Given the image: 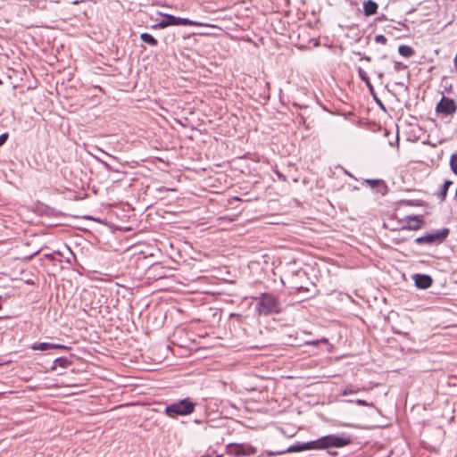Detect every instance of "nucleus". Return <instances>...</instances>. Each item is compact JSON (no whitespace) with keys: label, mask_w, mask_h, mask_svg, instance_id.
<instances>
[{"label":"nucleus","mask_w":457,"mask_h":457,"mask_svg":"<svg viewBox=\"0 0 457 457\" xmlns=\"http://www.w3.org/2000/svg\"><path fill=\"white\" fill-rule=\"evenodd\" d=\"M353 441V436L347 432L328 434L316 440L292 445L285 449V453L307 450H327L328 454L335 456L337 453L331 451V448H343L351 445Z\"/></svg>","instance_id":"f257e3e1"},{"label":"nucleus","mask_w":457,"mask_h":457,"mask_svg":"<svg viewBox=\"0 0 457 457\" xmlns=\"http://www.w3.org/2000/svg\"><path fill=\"white\" fill-rule=\"evenodd\" d=\"M255 300L257 301L255 311L261 316L278 314L282 312L278 296L271 293H262Z\"/></svg>","instance_id":"f03ea898"},{"label":"nucleus","mask_w":457,"mask_h":457,"mask_svg":"<svg viewBox=\"0 0 457 457\" xmlns=\"http://www.w3.org/2000/svg\"><path fill=\"white\" fill-rule=\"evenodd\" d=\"M195 405L190 398H184L166 405L164 413L170 418L187 416L195 411Z\"/></svg>","instance_id":"7ed1b4c3"},{"label":"nucleus","mask_w":457,"mask_h":457,"mask_svg":"<svg viewBox=\"0 0 457 457\" xmlns=\"http://www.w3.org/2000/svg\"><path fill=\"white\" fill-rule=\"evenodd\" d=\"M169 26H207V24L190 21L186 18L175 17L170 14H165L162 15L158 22L152 26V29H164Z\"/></svg>","instance_id":"20e7f679"},{"label":"nucleus","mask_w":457,"mask_h":457,"mask_svg":"<svg viewBox=\"0 0 457 457\" xmlns=\"http://www.w3.org/2000/svg\"><path fill=\"white\" fill-rule=\"evenodd\" d=\"M450 229L448 228H444L442 229H437L428 233L422 237H419L415 239V244L417 245H438L442 244L449 236Z\"/></svg>","instance_id":"39448f33"},{"label":"nucleus","mask_w":457,"mask_h":457,"mask_svg":"<svg viewBox=\"0 0 457 457\" xmlns=\"http://www.w3.org/2000/svg\"><path fill=\"white\" fill-rule=\"evenodd\" d=\"M308 30H291V33L288 34V37L290 39H294L295 37L297 38V42L295 44L299 48H307L312 46H318V41L315 38H309L307 39Z\"/></svg>","instance_id":"423d86ee"},{"label":"nucleus","mask_w":457,"mask_h":457,"mask_svg":"<svg viewBox=\"0 0 457 457\" xmlns=\"http://www.w3.org/2000/svg\"><path fill=\"white\" fill-rule=\"evenodd\" d=\"M228 453L235 456H250L256 453V448L250 444H229Z\"/></svg>","instance_id":"0eeeda50"},{"label":"nucleus","mask_w":457,"mask_h":457,"mask_svg":"<svg viewBox=\"0 0 457 457\" xmlns=\"http://www.w3.org/2000/svg\"><path fill=\"white\" fill-rule=\"evenodd\" d=\"M456 110L457 104L455 101L445 96H442V98L436 106V112L445 116H451L454 114L456 112Z\"/></svg>","instance_id":"6e6552de"},{"label":"nucleus","mask_w":457,"mask_h":457,"mask_svg":"<svg viewBox=\"0 0 457 457\" xmlns=\"http://www.w3.org/2000/svg\"><path fill=\"white\" fill-rule=\"evenodd\" d=\"M415 286L420 289H427L431 287L433 279L429 275L427 274H414L412 276Z\"/></svg>","instance_id":"1a4fd4ad"},{"label":"nucleus","mask_w":457,"mask_h":457,"mask_svg":"<svg viewBox=\"0 0 457 457\" xmlns=\"http://www.w3.org/2000/svg\"><path fill=\"white\" fill-rule=\"evenodd\" d=\"M363 183L373 189H377V191L380 193L382 195L386 194L387 186L383 179H364Z\"/></svg>","instance_id":"9d476101"},{"label":"nucleus","mask_w":457,"mask_h":457,"mask_svg":"<svg viewBox=\"0 0 457 457\" xmlns=\"http://www.w3.org/2000/svg\"><path fill=\"white\" fill-rule=\"evenodd\" d=\"M423 220L419 219L417 216L408 217V224L406 228L411 230H418L421 228Z\"/></svg>","instance_id":"9b49d317"},{"label":"nucleus","mask_w":457,"mask_h":457,"mask_svg":"<svg viewBox=\"0 0 457 457\" xmlns=\"http://www.w3.org/2000/svg\"><path fill=\"white\" fill-rule=\"evenodd\" d=\"M358 75L360 79L366 84L370 92L374 95V87L370 82V79L365 71H363L361 67H358Z\"/></svg>","instance_id":"f8f14e48"},{"label":"nucleus","mask_w":457,"mask_h":457,"mask_svg":"<svg viewBox=\"0 0 457 457\" xmlns=\"http://www.w3.org/2000/svg\"><path fill=\"white\" fill-rule=\"evenodd\" d=\"M363 9L366 15H372L377 12L378 4L372 0H368L364 3Z\"/></svg>","instance_id":"ddd939ff"},{"label":"nucleus","mask_w":457,"mask_h":457,"mask_svg":"<svg viewBox=\"0 0 457 457\" xmlns=\"http://www.w3.org/2000/svg\"><path fill=\"white\" fill-rule=\"evenodd\" d=\"M398 53L401 56L405 58H410L415 54L414 49L407 45H400Z\"/></svg>","instance_id":"4468645a"},{"label":"nucleus","mask_w":457,"mask_h":457,"mask_svg":"<svg viewBox=\"0 0 457 457\" xmlns=\"http://www.w3.org/2000/svg\"><path fill=\"white\" fill-rule=\"evenodd\" d=\"M72 364V361L67 357H58L54 361L53 370H55L57 366L62 368H67Z\"/></svg>","instance_id":"2eb2a0df"},{"label":"nucleus","mask_w":457,"mask_h":457,"mask_svg":"<svg viewBox=\"0 0 457 457\" xmlns=\"http://www.w3.org/2000/svg\"><path fill=\"white\" fill-rule=\"evenodd\" d=\"M452 185H453V181L448 180V179L445 180L443 187H442L441 191L438 193V197L440 198L441 201L445 200L447 191H448L450 186H452Z\"/></svg>","instance_id":"dca6fc26"},{"label":"nucleus","mask_w":457,"mask_h":457,"mask_svg":"<svg viewBox=\"0 0 457 457\" xmlns=\"http://www.w3.org/2000/svg\"><path fill=\"white\" fill-rule=\"evenodd\" d=\"M31 349L35 351H47L51 349V343H35L31 345Z\"/></svg>","instance_id":"f3484780"},{"label":"nucleus","mask_w":457,"mask_h":457,"mask_svg":"<svg viewBox=\"0 0 457 457\" xmlns=\"http://www.w3.org/2000/svg\"><path fill=\"white\" fill-rule=\"evenodd\" d=\"M140 37H141L142 41L146 44H149L151 46L157 45V40L152 35H150L146 32L141 34Z\"/></svg>","instance_id":"a211bd4d"},{"label":"nucleus","mask_w":457,"mask_h":457,"mask_svg":"<svg viewBox=\"0 0 457 457\" xmlns=\"http://www.w3.org/2000/svg\"><path fill=\"white\" fill-rule=\"evenodd\" d=\"M450 167L452 171L457 175V154H453L450 159Z\"/></svg>","instance_id":"6ab92c4d"},{"label":"nucleus","mask_w":457,"mask_h":457,"mask_svg":"<svg viewBox=\"0 0 457 457\" xmlns=\"http://www.w3.org/2000/svg\"><path fill=\"white\" fill-rule=\"evenodd\" d=\"M394 69L395 71H400L402 70L407 69V65L401 62H394Z\"/></svg>","instance_id":"aec40b11"},{"label":"nucleus","mask_w":457,"mask_h":457,"mask_svg":"<svg viewBox=\"0 0 457 457\" xmlns=\"http://www.w3.org/2000/svg\"><path fill=\"white\" fill-rule=\"evenodd\" d=\"M51 349H60L64 351H69L71 349L70 346L61 345V344H52L51 343Z\"/></svg>","instance_id":"412c9836"},{"label":"nucleus","mask_w":457,"mask_h":457,"mask_svg":"<svg viewBox=\"0 0 457 457\" xmlns=\"http://www.w3.org/2000/svg\"><path fill=\"white\" fill-rule=\"evenodd\" d=\"M285 453V450L280 451H266L265 454L268 456L282 455Z\"/></svg>","instance_id":"4be33fe9"},{"label":"nucleus","mask_w":457,"mask_h":457,"mask_svg":"<svg viewBox=\"0 0 457 457\" xmlns=\"http://www.w3.org/2000/svg\"><path fill=\"white\" fill-rule=\"evenodd\" d=\"M375 41L377 43L385 44L386 41V38L383 35H378L375 37Z\"/></svg>","instance_id":"5701e85b"},{"label":"nucleus","mask_w":457,"mask_h":457,"mask_svg":"<svg viewBox=\"0 0 457 457\" xmlns=\"http://www.w3.org/2000/svg\"><path fill=\"white\" fill-rule=\"evenodd\" d=\"M358 405H361V406H373L372 403H368L367 401L365 400H362V399H358L356 400L355 402Z\"/></svg>","instance_id":"b1692460"},{"label":"nucleus","mask_w":457,"mask_h":457,"mask_svg":"<svg viewBox=\"0 0 457 457\" xmlns=\"http://www.w3.org/2000/svg\"><path fill=\"white\" fill-rule=\"evenodd\" d=\"M8 133H3L2 135H0V146L3 145L6 140L8 139Z\"/></svg>","instance_id":"393cba45"},{"label":"nucleus","mask_w":457,"mask_h":457,"mask_svg":"<svg viewBox=\"0 0 457 457\" xmlns=\"http://www.w3.org/2000/svg\"><path fill=\"white\" fill-rule=\"evenodd\" d=\"M275 173L276 175L278 176V178L283 181H286L287 180V178L284 174H282L281 172H279L278 170H275Z\"/></svg>","instance_id":"a878e982"},{"label":"nucleus","mask_w":457,"mask_h":457,"mask_svg":"<svg viewBox=\"0 0 457 457\" xmlns=\"http://www.w3.org/2000/svg\"><path fill=\"white\" fill-rule=\"evenodd\" d=\"M355 391L353 390V389H350V388H345L343 390L342 392V395H351V394H353Z\"/></svg>","instance_id":"bb28decb"},{"label":"nucleus","mask_w":457,"mask_h":457,"mask_svg":"<svg viewBox=\"0 0 457 457\" xmlns=\"http://www.w3.org/2000/svg\"><path fill=\"white\" fill-rule=\"evenodd\" d=\"M373 96H374V98H375V100H376L377 104H378L381 108L385 109L384 104H382L381 100H380V99H378V98L375 96V94H374Z\"/></svg>","instance_id":"cd10ccee"},{"label":"nucleus","mask_w":457,"mask_h":457,"mask_svg":"<svg viewBox=\"0 0 457 457\" xmlns=\"http://www.w3.org/2000/svg\"><path fill=\"white\" fill-rule=\"evenodd\" d=\"M293 105H294V106H295V107H297V108H300V109H302V108H305V107H306V106H304V105H301V104H296V103H294V104H293Z\"/></svg>","instance_id":"c85d7f7f"},{"label":"nucleus","mask_w":457,"mask_h":457,"mask_svg":"<svg viewBox=\"0 0 457 457\" xmlns=\"http://www.w3.org/2000/svg\"><path fill=\"white\" fill-rule=\"evenodd\" d=\"M85 219L94 220L95 219L91 216H85Z\"/></svg>","instance_id":"c756f323"},{"label":"nucleus","mask_w":457,"mask_h":457,"mask_svg":"<svg viewBox=\"0 0 457 457\" xmlns=\"http://www.w3.org/2000/svg\"><path fill=\"white\" fill-rule=\"evenodd\" d=\"M363 59L368 61V62H370L371 60V58L370 56H365V57H363Z\"/></svg>","instance_id":"7c9ffc66"},{"label":"nucleus","mask_w":457,"mask_h":457,"mask_svg":"<svg viewBox=\"0 0 457 457\" xmlns=\"http://www.w3.org/2000/svg\"><path fill=\"white\" fill-rule=\"evenodd\" d=\"M211 27H212V29H220V27H218L216 25H212Z\"/></svg>","instance_id":"2f4dec72"},{"label":"nucleus","mask_w":457,"mask_h":457,"mask_svg":"<svg viewBox=\"0 0 457 457\" xmlns=\"http://www.w3.org/2000/svg\"><path fill=\"white\" fill-rule=\"evenodd\" d=\"M202 35L208 36V35H210V34H209V33H203Z\"/></svg>","instance_id":"473e14b6"},{"label":"nucleus","mask_w":457,"mask_h":457,"mask_svg":"<svg viewBox=\"0 0 457 457\" xmlns=\"http://www.w3.org/2000/svg\"><path fill=\"white\" fill-rule=\"evenodd\" d=\"M2 84H3V81L0 79V85H2Z\"/></svg>","instance_id":"72a5a7b5"},{"label":"nucleus","mask_w":457,"mask_h":457,"mask_svg":"<svg viewBox=\"0 0 457 457\" xmlns=\"http://www.w3.org/2000/svg\"><path fill=\"white\" fill-rule=\"evenodd\" d=\"M455 195L457 196V189L455 190Z\"/></svg>","instance_id":"f704fd0d"}]
</instances>
